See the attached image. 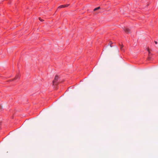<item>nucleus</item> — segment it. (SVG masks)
<instances>
[{
    "label": "nucleus",
    "mask_w": 158,
    "mask_h": 158,
    "mask_svg": "<svg viewBox=\"0 0 158 158\" xmlns=\"http://www.w3.org/2000/svg\"><path fill=\"white\" fill-rule=\"evenodd\" d=\"M59 79V77L57 75H56L55 76V78L53 81V85H56L58 84L57 81Z\"/></svg>",
    "instance_id": "nucleus-1"
},
{
    "label": "nucleus",
    "mask_w": 158,
    "mask_h": 158,
    "mask_svg": "<svg viewBox=\"0 0 158 158\" xmlns=\"http://www.w3.org/2000/svg\"><path fill=\"white\" fill-rule=\"evenodd\" d=\"M20 78V76L19 74H17L16 76L15 77L13 78L12 79H10L9 80V81H14V80H16L18 79L19 78Z\"/></svg>",
    "instance_id": "nucleus-2"
},
{
    "label": "nucleus",
    "mask_w": 158,
    "mask_h": 158,
    "mask_svg": "<svg viewBox=\"0 0 158 158\" xmlns=\"http://www.w3.org/2000/svg\"><path fill=\"white\" fill-rule=\"evenodd\" d=\"M69 6V4H66V5H61L60 6L58 7V8H65L66 7H67L68 6Z\"/></svg>",
    "instance_id": "nucleus-3"
},
{
    "label": "nucleus",
    "mask_w": 158,
    "mask_h": 158,
    "mask_svg": "<svg viewBox=\"0 0 158 158\" xmlns=\"http://www.w3.org/2000/svg\"><path fill=\"white\" fill-rule=\"evenodd\" d=\"M123 30L125 32L127 33H128L130 32V30L127 28H126L124 27L123 28Z\"/></svg>",
    "instance_id": "nucleus-4"
},
{
    "label": "nucleus",
    "mask_w": 158,
    "mask_h": 158,
    "mask_svg": "<svg viewBox=\"0 0 158 158\" xmlns=\"http://www.w3.org/2000/svg\"><path fill=\"white\" fill-rule=\"evenodd\" d=\"M100 6H99V7H97L96 8H95V9H94V11H95L98 10H99L100 9Z\"/></svg>",
    "instance_id": "nucleus-5"
},
{
    "label": "nucleus",
    "mask_w": 158,
    "mask_h": 158,
    "mask_svg": "<svg viewBox=\"0 0 158 158\" xmlns=\"http://www.w3.org/2000/svg\"><path fill=\"white\" fill-rule=\"evenodd\" d=\"M112 42L110 41L108 45H109L111 47H112Z\"/></svg>",
    "instance_id": "nucleus-6"
},
{
    "label": "nucleus",
    "mask_w": 158,
    "mask_h": 158,
    "mask_svg": "<svg viewBox=\"0 0 158 158\" xmlns=\"http://www.w3.org/2000/svg\"><path fill=\"white\" fill-rule=\"evenodd\" d=\"M39 20H40L41 21H43V20H42V19H41V18H40V17H39Z\"/></svg>",
    "instance_id": "nucleus-7"
},
{
    "label": "nucleus",
    "mask_w": 158,
    "mask_h": 158,
    "mask_svg": "<svg viewBox=\"0 0 158 158\" xmlns=\"http://www.w3.org/2000/svg\"><path fill=\"white\" fill-rule=\"evenodd\" d=\"M147 50L148 51V52L149 53H150V51H149V49L148 48H147Z\"/></svg>",
    "instance_id": "nucleus-8"
},
{
    "label": "nucleus",
    "mask_w": 158,
    "mask_h": 158,
    "mask_svg": "<svg viewBox=\"0 0 158 158\" xmlns=\"http://www.w3.org/2000/svg\"><path fill=\"white\" fill-rule=\"evenodd\" d=\"M154 42H155V44H157V41H154Z\"/></svg>",
    "instance_id": "nucleus-9"
},
{
    "label": "nucleus",
    "mask_w": 158,
    "mask_h": 158,
    "mask_svg": "<svg viewBox=\"0 0 158 158\" xmlns=\"http://www.w3.org/2000/svg\"><path fill=\"white\" fill-rule=\"evenodd\" d=\"M123 47V46H122L121 47V49H122V48Z\"/></svg>",
    "instance_id": "nucleus-10"
}]
</instances>
